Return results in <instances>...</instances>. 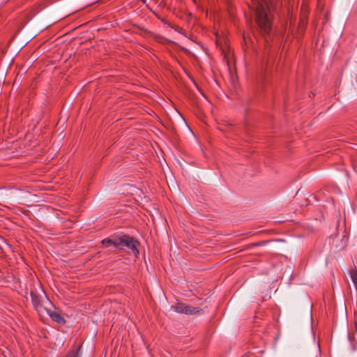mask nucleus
<instances>
[{
	"mask_svg": "<svg viewBox=\"0 0 357 357\" xmlns=\"http://www.w3.org/2000/svg\"><path fill=\"white\" fill-rule=\"evenodd\" d=\"M102 244L103 246L108 248L111 245H113L116 248V236H113L112 238H105L102 241Z\"/></svg>",
	"mask_w": 357,
	"mask_h": 357,
	"instance_id": "39448f33",
	"label": "nucleus"
},
{
	"mask_svg": "<svg viewBox=\"0 0 357 357\" xmlns=\"http://www.w3.org/2000/svg\"><path fill=\"white\" fill-rule=\"evenodd\" d=\"M48 314L50 317V318L55 321L56 322L59 324H63L65 323L64 318L61 315V314L56 311H48Z\"/></svg>",
	"mask_w": 357,
	"mask_h": 357,
	"instance_id": "20e7f679",
	"label": "nucleus"
},
{
	"mask_svg": "<svg viewBox=\"0 0 357 357\" xmlns=\"http://www.w3.org/2000/svg\"><path fill=\"white\" fill-rule=\"evenodd\" d=\"M172 309L178 313H183L186 314H195L201 311L199 307L190 306L183 303H176L173 305Z\"/></svg>",
	"mask_w": 357,
	"mask_h": 357,
	"instance_id": "7ed1b4c3",
	"label": "nucleus"
},
{
	"mask_svg": "<svg viewBox=\"0 0 357 357\" xmlns=\"http://www.w3.org/2000/svg\"><path fill=\"white\" fill-rule=\"evenodd\" d=\"M255 6V21L258 31L268 43V36H270L273 26V13L274 4L273 0H252Z\"/></svg>",
	"mask_w": 357,
	"mask_h": 357,
	"instance_id": "f257e3e1",
	"label": "nucleus"
},
{
	"mask_svg": "<svg viewBox=\"0 0 357 357\" xmlns=\"http://www.w3.org/2000/svg\"><path fill=\"white\" fill-rule=\"evenodd\" d=\"M79 348L73 347L70 351L63 357H79Z\"/></svg>",
	"mask_w": 357,
	"mask_h": 357,
	"instance_id": "423d86ee",
	"label": "nucleus"
},
{
	"mask_svg": "<svg viewBox=\"0 0 357 357\" xmlns=\"http://www.w3.org/2000/svg\"><path fill=\"white\" fill-rule=\"evenodd\" d=\"M350 276L357 290V267L355 266L350 271Z\"/></svg>",
	"mask_w": 357,
	"mask_h": 357,
	"instance_id": "0eeeda50",
	"label": "nucleus"
},
{
	"mask_svg": "<svg viewBox=\"0 0 357 357\" xmlns=\"http://www.w3.org/2000/svg\"><path fill=\"white\" fill-rule=\"evenodd\" d=\"M137 241L134 238L128 236H116V248L123 249L125 247L130 249L135 255L138 253L137 248Z\"/></svg>",
	"mask_w": 357,
	"mask_h": 357,
	"instance_id": "f03ea898",
	"label": "nucleus"
}]
</instances>
